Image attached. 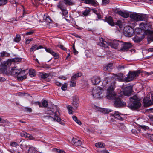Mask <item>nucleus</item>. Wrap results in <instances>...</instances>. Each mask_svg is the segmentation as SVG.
<instances>
[{"label":"nucleus","mask_w":153,"mask_h":153,"mask_svg":"<svg viewBox=\"0 0 153 153\" xmlns=\"http://www.w3.org/2000/svg\"><path fill=\"white\" fill-rule=\"evenodd\" d=\"M116 78L119 81H121L123 79V74L122 73H119L118 74Z\"/></svg>","instance_id":"obj_32"},{"label":"nucleus","mask_w":153,"mask_h":153,"mask_svg":"<svg viewBox=\"0 0 153 153\" xmlns=\"http://www.w3.org/2000/svg\"><path fill=\"white\" fill-rule=\"evenodd\" d=\"M86 3L91 4L95 6L98 5V3L95 0H85Z\"/></svg>","instance_id":"obj_21"},{"label":"nucleus","mask_w":153,"mask_h":153,"mask_svg":"<svg viewBox=\"0 0 153 153\" xmlns=\"http://www.w3.org/2000/svg\"><path fill=\"white\" fill-rule=\"evenodd\" d=\"M140 127L142 129H144V130H146V129H148V127L145 126H141Z\"/></svg>","instance_id":"obj_54"},{"label":"nucleus","mask_w":153,"mask_h":153,"mask_svg":"<svg viewBox=\"0 0 153 153\" xmlns=\"http://www.w3.org/2000/svg\"><path fill=\"white\" fill-rule=\"evenodd\" d=\"M142 39V38L137 36H135L133 39V40L136 43L140 42Z\"/></svg>","instance_id":"obj_26"},{"label":"nucleus","mask_w":153,"mask_h":153,"mask_svg":"<svg viewBox=\"0 0 153 153\" xmlns=\"http://www.w3.org/2000/svg\"><path fill=\"white\" fill-rule=\"evenodd\" d=\"M113 68L112 63H109L104 67V70L107 71H110Z\"/></svg>","instance_id":"obj_24"},{"label":"nucleus","mask_w":153,"mask_h":153,"mask_svg":"<svg viewBox=\"0 0 153 153\" xmlns=\"http://www.w3.org/2000/svg\"><path fill=\"white\" fill-rule=\"evenodd\" d=\"M5 80H6V79H5V78H4L1 77H0V81L1 82H3L5 81Z\"/></svg>","instance_id":"obj_57"},{"label":"nucleus","mask_w":153,"mask_h":153,"mask_svg":"<svg viewBox=\"0 0 153 153\" xmlns=\"http://www.w3.org/2000/svg\"><path fill=\"white\" fill-rule=\"evenodd\" d=\"M100 42L98 43V45L107 48L108 45L110 46L112 48L115 49H117L120 45L122 42L118 40H113L108 43L106 41L101 38L100 39Z\"/></svg>","instance_id":"obj_4"},{"label":"nucleus","mask_w":153,"mask_h":153,"mask_svg":"<svg viewBox=\"0 0 153 153\" xmlns=\"http://www.w3.org/2000/svg\"><path fill=\"white\" fill-rule=\"evenodd\" d=\"M29 74L31 77H33L36 74V72L34 70H30L29 71Z\"/></svg>","instance_id":"obj_30"},{"label":"nucleus","mask_w":153,"mask_h":153,"mask_svg":"<svg viewBox=\"0 0 153 153\" xmlns=\"http://www.w3.org/2000/svg\"><path fill=\"white\" fill-rule=\"evenodd\" d=\"M40 75L41 76V77L43 79L46 78L48 76V74L46 73H40Z\"/></svg>","instance_id":"obj_40"},{"label":"nucleus","mask_w":153,"mask_h":153,"mask_svg":"<svg viewBox=\"0 0 153 153\" xmlns=\"http://www.w3.org/2000/svg\"><path fill=\"white\" fill-rule=\"evenodd\" d=\"M90 12V11L89 10L86 9L84 12H83V14L85 16H86L89 14Z\"/></svg>","instance_id":"obj_49"},{"label":"nucleus","mask_w":153,"mask_h":153,"mask_svg":"<svg viewBox=\"0 0 153 153\" xmlns=\"http://www.w3.org/2000/svg\"><path fill=\"white\" fill-rule=\"evenodd\" d=\"M91 79L92 82L94 85L98 84L100 81V78L99 76H94Z\"/></svg>","instance_id":"obj_16"},{"label":"nucleus","mask_w":153,"mask_h":153,"mask_svg":"<svg viewBox=\"0 0 153 153\" xmlns=\"http://www.w3.org/2000/svg\"><path fill=\"white\" fill-rule=\"evenodd\" d=\"M117 13L122 17L124 18H127L129 16V13L126 11L123 12L120 10H118L117 11Z\"/></svg>","instance_id":"obj_14"},{"label":"nucleus","mask_w":153,"mask_h":153,"mask_svg":"<svg viewBox=\"0 0 153 153\" xmlns=\"http://www.w3.org/2000/svg\"><path fill=\"white\" fill-rule=\"evenodd\" d=\"M60 48L61 49L64 50H66V49L64 47L63 45H60L59 46Z\"/></svg>","instance_id":"obj_59"},{"label":"nucleus","mask_w":153,"mask_h":153,"mask_svg":"<svg viewBox=\"0 0 153 153\" xmlns=\"http://www.w3.org/2000/svg\"><path fill=\"white\" fill-rule=\"evenodd\" d=\"M115 82L114 80L110 76L105 77L102 82V85L105 87H108L107 89V98L109 100H114V105L115 107H119L124 106L126 103L123 102L121 99L117 97L114 90L115 87Z\"/></svg>","instance_id":"obj_1"},{"label":"nucleus","mask_w":153,"mask_h":153,"mask_svg":"<svg viewBox=\"0 0 153 153\" xmlns=\"http://www.w3.org/2000/svg\"><path fill=\"white\" fill-rule=\"evenodd\" d=\"M54 150L56 152L58 153H61V152L62 150L61 149H58L56 148H55Z\"/></svg>","instance_id":"obj_52"},{"label":"nucleus","mask_w":153,"mask_h":153,"mask_svg":"<svg viewBox=\"0 0 153 153\" xmlns=\"http://www.w3.org/2000/svg\"><path fill=\"white\" fill-rule=\"evenodd\" d=\"M140 73V71H137L133 72H130L128 74L127 77L126 78L125 80L127 82L131 81L139 76Z\"/></svg>","instance_id":"obj_9"},{"label":"nucleus","mask_w":153,"mask_h":153,"mask_svg":"<svg viewBox=\"0 0 153 153\" xmlns=\"http://www.w3.org/2000/svg\"><path fill=\"white\" fill-rule=\"evenodd\" d=\"M55 83L56 85L58 86H61L62 85L61 83L58 81H56Z\"/></svg>","instance_id":"obj_56"},{"label":"nucleus","mask_w":153,"mask_h":153,"mask_svg":"<svg viewBox=\"0 0 153 153\" xmlns=\"http://www.w3.org/2000/svg\"><path fill=\"white\" fill-rule=\"evenodd\" d=\"M124 33L126 36L131 37L134 34V30L130 27H126L124 28Z\"/></svg>","instance_id":"obj_11"},{"label":"nucleus","mask_w":153,"mask_h":153,"mask_svg":"<svg viewBox=\"0 0 153 153\" xmlns=\"http://www.w3.org/2000/svg\"><path fill=\"white\" fill-rule=\"evenodd\" d=\"M76 122L79 125H81V121L78 120V119L76 121Z\"/></svg>","instance_id":"obj_60"},{"label":"nucleus","mask_w":153,"mask_h":153,"mask_svg":"<svg viewBox=\"0 0 153 153\" xmlns=\"http://www.w3.org/2000/svg\"><path fill=\"white\" fill-rule=\"evenodd\" d=\"M79 105V101L78 98L77 97L74 98L72 102V105L74 108H77L78 107Z\"/></svg>","instance_id":"obj_18"},{"label":"nucleus","mask_w":153,"mask_h":153,"mask_svg":"<svg viewBox=\"0 0 153 153\" xmlns=\"http://www.w3.org/2000/svg\"><path fill=\"white\" fill-rule=\"evenodd\" d=\"M72 118L73 120L75 122L78 120L77 117L75 116H72Z\"/></svg>","instance_id":"obj_58"},{"label":"nucleus","mask_w":153,"mask_h":153,"mask_svg":"<svg viewBox=\"0 0 153 153\" xmlns=\"http://www.w3.org/2000/svg\"><path fill=\"white\" fill-rule=\"evenodd\" d=\"M11 65V60H8L1 62L0 66L1 72L3 74H7V67L10 66Z\"/></svg>","instance_id":"obj_8"},{"label":"nucleus","mask_w":153,"mask_h":153,"mask_svg":"<svg viewBox=\"0 0 153 153\" xmlns=\"http://www.w3.org/2000/svg\"><path fill=\"white\" fill-rule=\"evenodd\" d=\"M112 115L116 119L118 120H120L122 119V117L120 116L121 114L118 111H115L112 113Z\"/></svg>","instance_id":"obj_23"},{"label":"nucleus","mask_w":153,"mask_h":153,"mask_svg":"<svg viewBox=\"0 0 153 153\" xmlns=\"http://www.w3.org/2000/svg\"><path fill=\"white\" fill-rule=\"evenodd\" d=\"M130 18L134 21H143L146 19V15L144 14H139L137 13L131 14L130 16Z\"/></svg>","instance_id":"obj_7"},{"label":"nucleus","mask_w":153,"mask_h":153,"mask_svg":"<svg viewBox=\"0 0 153 153\" xmlns=\"http://www.w3.org/2000/svg\"><path fill=\"white\" fill-rule=\"evenodd\" d=\"M105 20L106 22H108L111 26H113L114 25V23L113 22L111 17H106Z\"/></svg>","instance_id":"obj_20"},{"label":"nucleus","mask_w":153,"mask_h":153,"mask_svg":"<svg viewBox=\"0 0 153 153\" xmlns=\"http://www.w3.org/2000/svg\"><path fill=\"white\" fill-rule=\"evenodd\" d=\"M22 59V58L16 57L13 59L12 60H11V62H18L21 61Z\"/></svg>","instance_id":"obj_38"},{"label":"nucleus","mask_w":153,"mask_h":153,"mask_svg":"<svg viewBox=\"0 0 153 153\" xmlns=\"http://www.w3.org/2000/svg\"><path fill=\"white\" fill-rule=\"evenodd\" d=\"M129 106L132 109L139 108L141 106V103L138 100L137 96H133L130 98Z\"/></svg>","instance_id":"obj_6"},{"label":"nucleus","mask_w":153,"mask_h":153,"mask_svg":"<svg viewBox=\"0 0 153 153\" xmlns=\"http://www.w3.org/2000/svg\"><path fill=\"white\" fill-rule=\"evenodd\" d=\"M36 150L35 148L33 146H31L29 147L28 151V153H35Z\"/></svg>","instance_id":"obj_29"},{"label":"nucleus","mask_w":153,"mask_h":153,"mask_svg":"<svg viewBox=\"0 0 153 153\" xmlns=\"http://www.w3.org/2000/svg\"><path fill=\"white\" fill-rule=\"evenodd\" d=\"M58 8L60 9L61 10V11L66 9L65 6L64 5L63 2L62 1L60 2L57 5Z\"/></svg>","instance_id":"obj_25"},{"label":"nucleus","mask_w":153,"mask_h":153,"mask_svg":"<svg viewBox=\"0 0 153 153\" xmlns=\"http://www.w3.org/2000/svg\"><path fill=\"white\" fill-rule=\"evenodd\" d=\"M67 108L69 114H72L73 107L70 105H68L67 106Z\"/></svg>","instance_id":"obj_39"},{"label":"nucleus","mask_w":153,"mask_h":153,"mask_svg":"<svg viewBox=\"0 0 153 153\" xmlns=\"http://www.w3.org/2000/svg\"><path fill=\"white\" fill-rule=\"evenodd\" d=\"M101 153H109V152L106 150H103L101 151Z\"/></svg>","instance_id":"obj_62"},{"label":"nucleus","mask_w":153,"mask_h":153,"mask_svg":"<svg viewBox=\"0 0 153 153\" xmlns=\"http://www.w3.org/2000/svg\"><path fill=\"white\" fill-rule=\"evenodd\" d=\"M1 121L2 123H5L8 125H9L11 124L10 123L8 122L7 120H3L0 117V121Z\"/></svg>","instance_id":"obj_41"},{"label":"nucleus","mask_w":153,"mask_h":153,"mask_svg":"<svg viewBox=\"0 0 153 153\" xmlns=\"http://www.w3.org/2000/svg\"><path fill=\"white\" fill-rule=\"evenodd\" d=\"M95 146L97 148H103L105 146V145L102 143H97L95 144Z\"/></svg>","instance_id":"obj_28"},{"label":"nucleus","mask_w":153,"mask_h":153,"mask_svg":"<svg viewBox=\"0 0 153 153\" xmlns=\"http://www.w3.org/2000/svg\"><path fill=\"white\" fill-rule=\"evenodd\" d=\"M36 50H37V45H36L32 46L30 48V51L31 52L34 51Z\"/></svg>","instance_id":"obj_46"},{"label":"nucleus","mask_w":153,"mask_h":153,"mask_svg":"<svg viewBox=\"0 0 153 153\" xmlns=\"http://www.w3.org/2000/svg\"><path fill=\"white\" fill-rule=\"evenodd\" d=\"M45 114L47 115L43 116V118L54 122H58L62 125H65L64 121L59 116L60 113L56 107H53L52 106L50 108L48 107L45 110Z\"/></svg>","instance_id":"obj_2"},{"label":"nucleus","mask_w":153,"mask_h":153,"mask_svg":"<svg viewBox=\"0 0 153 153\" xmlns=\"http://www.w3.org/2000/svg\"><path fill=\"white\" fill-rule=\"evenodd\" d=\"M102 4L103 5H105L109 3V0H102Z\"/></svg>","instance_id":"obj_51"},{"label":"nucleus","mask_w":153,"mask_h":153,"mask_svg":"<svg viewBox=\"0 0 153 153\" xmlns=\"http://www.w3.org/2000/svg\"><path fill=\"white\" fill-rule=\"evenodd\" d=\"M27 138H29V139L31 140H36L35 138L33 137V134H30L28 133Z\"/></svg>","instance_id":"obj_37"},{"label":"nucleus","mask_w":153,"mask_h":153,"mask_svg":"<svg viewBox=\"0 0 153 153\" xmlns=\"http://www.w3.org/2000/svg\"><path fill=\"white\" fill-rule=\"evenodd\" d=\"M25 110L27 112H31L32 111L31 109L29 107H27L25 108Z\"/></svg>","instance_id":"obj_53"},{"label":"nucleus","mask_w":153,"mask_h":153,"mask_svg":"<svg viewBox=\"0 0 153 153\" xmlns=\"http://www.w3.org/2000/svg\"><path fill=\"white\" fill-rule=\"evenodd\" d=\"M63 16L65 17H67L68 16V12L67 11L66 9L62 11Z\"/></svg>","instance_id":"obj_34"},{"label":"nucleus","mask_w":153,"mask_h":153,"mask_svg":"<svg viewBox=\"0 0 153 153\" xmlns=\"http://www.w3.org/2000/svg\"><path fill=\"white\" fill-rule=\"evenodd\" d=\"M32 39H27L26 40L25 42V43L26 44H29L30 42L32 40Z\"/></svg>","instance_id":"obj_55"},{"label":"nucleus","mask_w":153,"mask_h":153,"mask_svg":"<svg viewBox=\"0 0 153 153\" xmlns=\"http://www.w3.org/2000/svg\"><path fill=\"white\" fill-rule=\"evenodd\" d=\"M35 104L36 105H38L39 107H46L48 106V102L45 100H42V103L40 102H35Z\"/></svg>","instance_id":"obj_17"},{"label":"nucleus","mask_w":153,"mask_h":153,"mask_svg":"<svg viewBox=\"0 0 153 153\" xmlns=\"http://www.w3.org/2000/svg\"><path fill=\"white\" fill-rule=\"evenodd\" d=\"M21 40L20 36L19 34L16 35V36L14 39L15 42H18L20 41Z\"/></svg>","instance_id":"obj_42"},{"label":"nucleus","mask_w":153,"mask_h":153,"mask_svg":"<svg viewBox=\"0 0 153 153\" xmlns=\"http://www.w3.org/2000/svg\"><path fill=\"white\" fill-rule=\"evenodd\" d=\"M11 73L12 75L17 76L18 80H22L26 78V74L25 71H21L20 68H18L17 67H14L12 68Z\"/></svg>","instance_id":"obj_3"},{"label":"nucleus","mask_w":153,"mask_h":153,"mask_svg":"<svg viewBox=\"0 0 153 153\" xmlns=\"http://www.w3.org/2000/svg\"><path fill=\"white\" fill-rule=\"evenodd\" d=\"M143 103L145 106H149L153 104L150 98L148 97H146L143 99Z\"/></svg>","instance_id":"obj_15"},{"label":"nucleus","mask_w":153,"mask_h":153,"mask_svg":"<svg viewBox=\"0 0 153 153\" xmlns=\"http://www.w3.org/2000/svg\"><path fill=\"white\" fill-rule=\"evenodd\" d=\"M28 133L25 132H22L21 133L20 135L22 137H24L26 138L27 137V135Z\"/></svg>","instance_id":"obj_48"},{"label":"nucleus","mask_w":153,"mask_h":153,"mask_svg":"<svg viewBox=\"0 0 153 153\" xmlns=\"http://www.w3.org/2000/svg\"><path fill=\"white\" fill-rule=\"evenodd\" d=\"M81 76V74L80 73H78L74 75L71 77V78L72 79H74V80H75L77 77Z\"/></svg>","instance_id":"obj_31"},{"label":"nucleus","mask_w":153,"mask_h":153,"mask_svg":"<svg viewBox=\"0 0 153 153\" xmlns=\"http://www.w3.org/2000/svg\"><path fill=\"white\" fill-rule=\"evenodd\" d=\"M67 87V83H64L63 85L61 87V89L62 90H65Z\"/></svg>","instance_id":"obj_50"},{"label":"nucleus","mask_w":153,"mask_h":153,"mask_svg":"<svg viewBox=\"0 0 153 153\" xmlns=\"http://www.w3.org/2000/svg\"><path fill=\"white\" fill-rule=\"evenodd\" d=\"M147 25L143 23H141L140 25V28H138V30L139 31H143L146 34L148 35V40L149 41H153V31L147 29L146 27Z\"/></svg>","instance_id":"obj_5"},{"label":"nucleus","mask_w":153,"mask_h":153,"mask_svg":"<svg viewBox=\"0 0 153 153\" xmlns=\"http://www.w3.org/2000/svg\"><path fill=\"white\" fill-rule=\"evenodd\" d=\"M121 50L123 51H126L128 50L132 46L131 44L129 42H124L122 44H121Z\"/></svg>","instance_id":"obj_13"},{"label":"nucleus","mask_w":153,"mask_h":153,"mask_svg":"<svg viewBox=\"0 0 153 153\" xmlns=\"http://www.w3.org/2000/svg\"><path fill=\"white\" fill-rule=\"evenodd\" d=\"M146 137L149 139L151 140L152 141H153V134H147L146 135Z\"/></svg>","instance_id":"obj_44"},{"label":"nucleus","mask_w":153,"mask_h":153,"mask_svg":"<svg viewBox=\"0 0 153 153\" xmlns=\"http://www.w3.org/2000/svg\"><path fill=\"white\" fill-rule=\"evenodd\" d=\"M10 146L13 147H16L18 145L17 143L15 142H10Z\"/></svg>","instance_id":"obj_47"},{"label":"nucleus","mask_w":153,"mask_h":153,"mask_svg":"<svg viewBox=\"0 0 153 153\" xmlns=\"http://www.w3.org/2000/svg\"><path fill=\"white\" fill-rule=\"evenodd\" d=\"M70 85L71 87H75L76 85V83L75 80H74V79H72L71 78Z\"/></svg>","instance_id":"obj_33"},{"label":"nucleus","mask_w":153,"mask_h":153,"mask_svg":"<svg viewBox=\"0 0 153 153\" xmlns=\"http://www.w3.org/2000/svg\"><path fill=\"white\" fill-rule=\"evenodd\" d=\"M72 141L76 146H79L82 144L81 141L77 139L73 138Z\"/></svg>","instance_id":"obj_22"},{"label":"nucleus","mask_w":153,"mask_h":153,"mask_svg":"<svg viewBox=\"0 0 153 153\" xmlns=\"http://www.w3.org/2000/svg\"><path fill=\"white\" fill-rule=\"evenodd\" d=\"M148 52H153V48H150L148 49Z\"/></svg>","instance_id":"obj_61"},{"label":"nucleus","mask_w":153,"mask_h":153,"mask_svg":"<svg viewBox=\"0 0 153 153\" xmlns=\"http://www.w3.org/2000/svg\"><path fill=\"white\" fill-rule=\"evenodd\" d=\"M132 91V87L131 86L126 87L124 89L123 93L124 95L129 96L131 95Z\"/></svg>","instance_id":"obj_12"},{"label":"nucleus","mask_w":153,"mask_h":153,"mask_svg":"<svg viewBox=\"0 0 153 153\" xmlns=\"http://www.w3.org/2000/svg\"><path fill=\"white\" fill-rule=\"evenodd\" d=\"M73 52L75 54H77L78 53V52L76 50V49L73 50Z\"/></svg>","instance_id":"obj_64"},{"label":"nucleus","mask_w":153,"mask_h":153,"mask_svg":"<svg viewBox=\"0 0 153 153\" xmlns=\"http://www.w3.org/2000/svg\"><path fill=\"white\" fill-rule=\"evenodd\" d=\"M45 50L46 52L50 53L56 59L58 58L59 56L58 54L54 52L53 50L50 48H45Z\"/></svg>","instance_id":"obj_19"},{"label":"nucleus","mask_w":153,"mask_h":153,"mask_svg":"<svg viewBox=\"0 0 153 153\" xmlns=\"http://www.w3.org/2000/svg\"><path fill=\"white\" fill-rule=\"evenodd\" d=\"M65 3L68 5H71L73 4L72 0H62Z\"/></svg>","instance_id":"obj_35"},{"label":"nucleus","mask_w":153,"mask_h":153,"mask_svg":"<svg viewBox=\"0 0 153 153\" xmlns=\"http://www.w3.org/2000/svg\"><path fill=\"white\" fill-rule=\"evenodd\" d=\"M33 33V31H30V32H27L26 33V34L27 35H30V34H32Z\"/></svg>","instance_id":"obj_63"},{"label":"nucleus","mask_w":153,"mask_h":153,"mask_svg":"<svg viewBox=\"0 0 153 153\" xmlns=\"http://www.w3.org/2000/svg\"><path fill=\"white\" fill-rule=\"evenodd\" d=\"M116 25H118L120 28H121L122 25V22L120 20H118L116 22Z\"/></svg>","instance_id":"obj_43"},{"label":"nucleus","mask_w":153,"mask_h":153,"mask_svg":"<svg viewBox=\"0 0 153 153\" xmlns=\"http://www.w3.org/2000/svg\"><path fill=\"white\" fill-rule=\"evenodd\" d=\"M102 89L101 88L95 87L93 91V95L97 98H101L102 96Z\"/></svg>","instance_id":"obj_10"},{"label":"nucleus","mask_w":153,"mask_h":153,"mask_svg":"<svg viewBox=\"0 0 153 153\" xmlns=\"http://www.w3.org/2000/svg\"><path fill=\"white\" fill-rule=\"evenodd\" d=\"M7 2V0H0V6L4 5Z\"/></svg>","instance_id":"obj_45"},{"label":"nucleus","mask_w":153,"mask_h":153,"mask_svg":"<svg viewBox=\"0 0 153 153\" xmlns=\"http://www.w3.org/2000/svg\"><path fill=\"white\" fill-rule=\"evenodd\" d=\"M10 54L5 51H3L0 53V56L1 57H8L9 56Z\"/></svg>","instance_id":"obj_27"},{"label":"nucleus","mask_w":153,"mask_h":153,"mask_svg":"<svg viewBox=\"0 0 153 153\" xmlns=\"http://www.w3.org/2000/svg\"><path fill=\"white\" fill-rule=\"evenodd\" d=\"M44 19L45 20L46 22L49 23H50L51 21L49 16H45L44 17Z\"/></svg>","instance_id":"obj_36"}]
</instances>
